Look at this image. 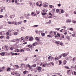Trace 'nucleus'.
Returning a JSON list of instances; mask_svg holds the SVG:
<instances>
[{
    "label": "nucleus",
    "mask_w": 76,
    "mask_h": 76,
    "mask_svg": "<svg viewBox=\"0 0 76 76\" xmlns=\"http://www.w3.org/2000/svg\"><path fill=\"white\" fill-rule=\"evenodd\" d=\"M69 54V53H64L62 54V56L63 57H66V56H67Z\"/></svg>",
    "instance_id": "1"
},
{
    "label": "nucleus",
    "mask_w": 76,
    "mask_h": 76,
    "mask_svg": "<svg viewBox=\"0 0 76 76\" xmlns=\"http://www.w3.org/2000/svg\"><path fill=\"white\" fill-rule=\"evenodd\" d=\"M67 73L69 75H70V74H72V72H71V71L70 70H68L67 71Z\"/></svg>",
    "instance_id": "2"
},
{
    "label": "nucleus",
    "mask_w": 76,
    "mask_h": 76,
    "mask_svg": "<svg viewBox=\"0 0 76 76\" xmlns=\"http://www.w3.org/2000/svg\"><path fill=\"white\" fill-rule=\"evenodd\" d=\"M30 14H28V15H26V14H25V16L26 17L27 19H29V17H28L29 16H30Z\"/></svg>",
    "instance_id": "3"
},
{
    "label": "nucleus",
    "mask_w": 76,
    "mask_h": 76,
    "mask_svg": "<svg viewBox=\"0 0 76 76\" xmlns=\"http://www.w3.org/2000/svg\"><path fill=\"white\" fill-rule=\"evenodd\" d=\"M41 66L37 68V70H38V72H41Z\"/></svg>",
    "instance_id": "4"
},
{
    "label": "nucleus",
    "mask_w": 76,
    "mask_h": 76,
    "mask_svg": "<svg viewBox=\"0 0 76 76\" xmlns=\"http://www.w3.org/2000/svg\"><path fill=\"white\" fill-rule=\"evenodd\" d=\"M42 64H43L42 65L43 66V67H45L47 66V63H45L44 62H43L42 63Z\"/></svg>",
    "instance_id": "5"
},
{
    "label": "nucleus",
    "mask_w": 76,
    "mask_h": 76,
    "mask_svg": "<svg viewBox=\"0 0 76 76\" xmlns=\"http://www.w3.org/2000/svg\"><path fill=\"white\" fill-rule=\"evenodd\" d=\"M66 22H68V23H70V22H72V20L69 19L66 20Z\"/></svg>",
    "instance_id": "6"
},
{
    "label": "nucleus",
    "mask_w": 76,
    "mask_h": 76,
    "mask_svg": "<svg viewBox=\"0 0 76 76\" xmlns=\"http://www.w3.org/2000/svg\"><path fill=\"white\" fill-rule=\"evenodd\" d=\"M31 15L32 16H36V14H34V12H32Z\"/></svg>",
    "instance_id": "7"
},
{
    "label": "nucleus",
    "mask_w": 76,
    "mask_h": 76,
    "mask_svg": "<svg viewBox=\"0 0 76 76\" xmlns=\"http://www.w3.org/2000/svg\"><path fill=\"white\" fill-rule=\"evenodd\" d=\"M15 69H18L19 68V66L18 65H15Z\"/></svg>",
    "instance_id": "8"
},
{
    "label": "nucleus",
    "mask_w": 76,
    "mask_h": 76,
    "mask_svg": "<svg viewBox=\"0 0 76 76\" xmlns=\"http://www.w3.org/2000/svg\"><path fill=\"white\" fill-rule=\"evenodd\" d=\"M27 66L28 67H29V69H32V66H30V65L29 64L27 65Z\"/></svg>",
    "instance_id": "9"
},
{
    "label": "nucleus",
    "mask_w": 76,
    "mask_h": 76,
    "mask_svg": "<svg viewBox=\"0 0 76 76\" xmlns=\"http://www.w3.org/2000/svg\"><path fill=\"white\" fill-rule=\"evenodd\" d=\"M29 41H32L34 40V38L33 37H30L29 38Z\"/></svg>",
    "instance_id": "10"
},
{
    "label": "nucleus",
    "mask_w": 76,
    "mask_h": 76,
    "mask_svg": "<svg viewBox=\"0 0 76 76\" xmlns=\"http://www.w3.org/2000/svg\"><path fill=\"white\" fill-rule=\"evenodd\" d=\"M35 39H36V40H37V41H39V37H36L35 38Z\"/></svg>",
    "instance_id": "11"
},
{
    "label": "nucleus",
    "mask_w": 76,
    "mask_h": 76,
    "mask_svg": "<svg viewBox=\"0 0 76 76\" xmlns=\"http://www.w3.org/2000/svg\"><path fill=\"white\" fill-rule=\"evenodd\" d=\"M20 53H22V52H24V50L23 49H21L19 50Z\"/></svg>",
    "instance_id": "12"
},
{
    "label": "nucleus",
    "mask_w": 76,
    "mask_h": 76,
    "mask_svg": "<svg viewBox=\"0 0 76 76\" xmlns=\"http://www.w3.org/2000/svg\"><path fill=\"white\" fill-rule=\"evenodd\" d=\"M22 22H23L22 21H20L19 22H18L17 23V24L19 25L20 24H21L22 23Z\"/></svg>",
    "instance_id": "13"
},
{
    "label": "nucleus",
    "mask_w": 76,
    "mask_h": 76,
    "mask_svg": "<svg viewBox=\"0 0 76 76\" xmlns=\"http://www.w3.org/2000/svg\"><path fill=\"white\" fill-rule=\"evenodd\" d=\"M37 66V64H34L32 65L31 67H36Z\"/></svg>",
    "instance_id": "14"
},
{
    "label": "nucleus",
    "mask_w": 76,
    "mask_h": 76,
    "mask_svg": "<svg viewBox=\"0 0 76 76\" xmlns=\"http://www.w3.org/2000/svg\"><path fill=\"white\" fill-rule=\"evenodd\" d=\"M51 20H49V21L48 22L46 23V24H50V23H51Z\"/></svg>",
    "instance_id": "15"
},
{
    "label": "nucleus",
    "mask_w": 76,
    "mask_h": 76,
    "mask_svg": "<svg viewBox=\"0 0 76 76\" xmlns=\"http://www.w3.org/2000/svg\"><path fill=\"white\" fill-rule=\"evenodd\" d=\"M66 38L68 40H69L70 39V36H67L66 37Z\"/></svg>",
    "instance_id": "16"
},
{
    "label": "nucleus",
    "mask_w": 76,
    "mask_h": 76,
    "mask_svg": "<svg viewBox=\"0 0 76 76\" xmlns=\"http://www.w3.org/2000/svg\"><path fill=\"white\" fill-rule=\"evenodd\" d=\"M15 52H16V53H18V52H19V50L18 49H15Z\"/></svg>",
    "instance_id": "17"
},
{
    "label": "nucleus",
    "mask_w": 76,
    "mask_h": 76,
    "mask_svg": "<svg viewBox=\"0 0 76 76\" xmlns=\"http://www.w3.org/2000/svg\"><path fill=\"white\" fill-rule=\"evenodd\" d=\"M8 17V16H7V14H6L5 15V16H4V18L5 19H6Z\"/></svg>",
    "instance_id": "18"
},
{
    "label": "nucleus",
    "mask_w": 76,
    "mask_h": 76,
    "mask_svg": "<svg viewBox=\"0 0 76 76\" xmlns=\"http://www.w3.org/2000/svg\"><path fill=\"white\" fill-rule=\"evenodd\" d=\"M63 62L64 64V65H65V64H66L67 63V61H66V60H64V61Z\"/></svg>",
    "instance_id": "19"
},
{
    "label": "nucleus",
    "mask_w": 76,
    "mask_h": 76,
    "mask_svg": "<svg viewBox=\"0 0 76 76\" xmlns=\"http://www.w3.org/2000/svg\"><path fill=\"white\" fill-rule=\"evenodd\" d=\"M72 23H76V20H72Z\"/></svg>",
    "instance_id": "20"
},
{
    "label": "nucleus",
    "mask_w": 76,
    "mask_h": 76,
    "mask_svg": "<svg viewBox=\"0 0 76 76\" xmlns=\"http://www.w3.org/2000/svg\"><path fill=\"white\" fill-rule=\"evenodd\" d=\"M76 60V58H74L72 59V61H75Z\"/></svg>",
    "instance_id": "21"
},
{
    "label": "nucleus",
    "mask_w": 76,
    "mask_h": 76,
    "mask_svg": "<svg viewBox=\"0 0 76 76\" xmlns=\"http://www.w3.org/2000/svg\"><path fill=\"white\" fill-rule=\"evenodd\" d=\"M69 30L70 31H74V30L73 29V28H69Z\"/></svg>",
    "instance_id": "22"
},
{
    "label": "nucleus",
    "mask_w": 76,
    "mask_h": 76,
    "mask_svg": "<svg viewBox=\"0 0 76 76\" xmlns=\"http://www.w3.org/2000/svg\"><path fill=\"white\" fill-rule=\"evenodd\" d=\"M4 54H5V53L4 52L1 53V56H4Z\"/></svg>",
    "instance_id": "23"
},
{
    "label": "nucleus",
    "mask_w": 76,
    "mask_h": 76,
    "mask_svg": "<svg viewBox=\"0 0 76 76\" xmlns=\"http://www.w3.org/2000/svg\"><path fill=\"white\" fill-rule=\"evenodd\" d=\"M11 69L10 68H8L7 70V71L8 72H9L10 71V70Z\"/></svg>",
    "instance_id": "24"
},
{
    "label": "nucleus",
    "mask_w": 76,
    "mask_h": 76,
    "mask_svg": "<svg viewBox=\"0 0 76 76\" xmlns=\"http://www.w3.org/2000/svg\"><path fill=\"white\" fill-rule=\"evenodd\" d=\"M41 35L42 37H44V36L45 35V34L44 33H42Z\"/></svg>",
    "instance_id": "25"
},
{
    "label": "nucleus",
    "mask_w": 76,
    "mask_h": 76,
    "mask_svg": "<svg viewBox=\"0 0 76 76\" xmlns=\"http://www.w3.org/2000/svg\"><path fill=\"white\" fill-rule=\"evenodd\" d=\"M64 67L67 69H69V67L67 66H64Z\"/></svg>",
    "instance_id": "26"
},
{
    "label": "nucleus",
    "mask_w": 76,
    "mask_h": 76,
    "mask_svg": "<svg viewBox=\"0 0 76 76\" xmlns=\"http://www.w3.org/2000/svg\"><path fill=\"white\" fill-rule=\"evenodd\" d=\"M28 46L29 48H32V45H29Z\"/></svg>",
    "instance_id": "27"
},
{
    "label": "nucleus",
    "mask_w": 76,
    "mask_h": 76,
    "mask_svg": "<svg viewBox=\"0 0 76 76\" xmlns=\"http://www.w3.org/2000/svg\"><path fill=\"white\" fill-rule=\"evenodd\" d=\"M16 41L17 42H19V39H15Z\"/></svg>",
    "instance_id": "28"
},
{
    "label": "nucleus",
    "mask_w": 76,
    "mask_h": 76,
    "mask_svg": "<svg viewBox=\"0 0 76 76\" xmlns=\"http://www.w3.org/2000/svg\"><path fill=\"white\" fill-rule=\"evenodd\" d=\"M57 35L59 37H60V34L59 33H57Z\"/></svg>",
    "instance_id": "29"
},
{
    "label": "nucleus",
    "mask_w": 76,
    "mask_h": 76,
    "mask_svg": "<svg viewBox=\"0 0 76 76\" xmlns=\"http://www.w3.org/2000/svg\"><path fill=\"white\" fill-rule=\"evenodd\" d=\"M61 63H62V62L61 61H59V65H60L61 64Z\"/></svg>",
    "instance_id": "30"
},
{
    "label": "nucleus",
    "mask_w": 76,
    "mask_h": 76,
    "mask_svg": "<svg viewBox=\"0 0 76 76\" xmlns=\"http://www.w3.org/2000/svg\"><path fill=\"white\" fill-rule=\"evenodd\" d=\"M51 64L52 65V66H54V63H53V62H52L51 63H50L49 64V65H50Z\"/></svg>",
    "instance_id": "31"
},
{
    "label": "nucleus",
    "mask_w": 76,
    "mask_h": 76,
    "mask_svg": "<svg viewBox=\"0 0 76 76\" xmlns=\"http://www.w3.org/2000/svg\"><path fill=\"white\" fill-rule=\"evenodd\" d=\"M46 14H47V13H46V12L42 13V15H46Z\"/></svg>",
    "instance_id": "32"
},
{
    "label": "nucleus",
    "mask_w": 76,
    "mask_h": 76,
    "mask_svg": "<svg viewBox=\"0 0 76 76\" xmlns=\"http://www.w3.org/2000/svg\"><path fill=\"white\" fill-rule=\"evenodd\" d=\"M12 31L10 29H9L8 30V32H12Z\"/></svg>",
    "instance_id": "33"
},
{
    "label": "nucleus",
    "mask_w": 76,
    "mask_h": 76,
    "mask_svg": "<svg viewBox=\"0 0 76 76\" xmlns=\"http://www.w3.org/2000/svg\"><path fill=\"white\" fill-rule=\"evenodd\" d=\"M38 25H35L34 26H33V27H38Z\"/></svg>",
    "instance_id": "34"
},
{
    "label": "nucleus",
    "mask_w": 76,
    "mask_h": 76,
    "mask_svg": "<svg viewBox=\"0 0 76 76\" xmlns=\"http://www.w3.org/2000/svg\"><path fill=\"white\" fill-rule=\"evenodd\" d=\"M56 44H57V45H58V44H59V42H58L57 41L56 42Z\"/></svg>",
    "instance_id": "35"
},
{
    "label": "nucleus",
    "mask_w": 76,
    "mask_h": 76,
    "mask_svg": "<svg viewBox=\"0 0 76 76\" xmlns=\"http://www.w3.org/2000/svg\"><path fill=\"white\" fill-rule=\"evenodd\" d=\"M14 35H18V33L17 32H15L14 34Z\"/></svg>",
    "instance_id": "36"
},
{
    "label": "nucleus",
    "mask_w": 76,
    "mask_h": 76,
    "mask_svg": "<svg viewBox=\"0 0 76 76\" xmlns=\"http://www.w3.org/2000/svg\"><path fill=\"white\" fill-rule=\"evenodd\" d=\"M32 45H33V46H36V45L35 44V43H34L32 44Z\"/></svg>",
    "instance_id": "37"
},
{
    "label": "nucleus",
    "mask_w": 76,
    "mask_h": 76,
    "mask_svg": "<svg viewBox=\"0 0 76 76\" xmlns=\"http://www.w3.org/2000/svg\"><path fill=\"white\" fill-rule=\"evenodd\" d=\"M11 41L12 42H15V41H16V39H13Z\"/></svg>",
    "instance_id": "38"
},
{
    "label": "nucleus",
    "mask_w": 76,
    "mask_h": 76,
    "mask_svg": "<svg viewBox=\"0 0 76 76\" xmlns=\"http://www.w3.org/2000/svg\"><path fill=\"white\" fill-rule=\"evenodd\" d=\"M6 34L7 35H9V32H7Z\"/></svg>",
    "instance_id": "39"
},
{
    "label": "nucleus",
    "mask_w": 76,
    "mask_h": 76,
    "mask_svg": "<svg viewBox=\"0 0 76 76\" xmlns=\"http://www.w3.org/2000/svg\"><path fill=\"white\" fill-rule=\"evenodd\" d=\"M26 72H27V71H25L23 72V73L24 74H26Z\"/></svg>",
    "instance_id": "40"
},
{
    "label": "nucleus",
    "mask_w": 76,
    "mask_h": 76,
    "mask_svg": "<svg viewBox=\"0 0 76 76\" xmlns=\"http://www.w3.org/2000/svg\"><path fill=\"white\" fill-rule=\"evenodd\" d=\"M4 38V36H1L0 38H1V39H2V38Z\"/></svg>",
    "instance_id": "41"
},
{
    "label": "nucleus",
    "mask_w": 76,
    "mask_h": 76,
    "mask_svg": "<svg viewBox=\"0 0 76 76\" xmlns=\"http://www.w3.org/2000/svg\"><path fill=\"white\" fill-rule=\"evenodd\" d=\"M12 16H13V15H10V18L11 19H12Z\"/></svg>",
    "instance_id": "42"
},
{
    "label": "nucleus",
    "mask_w": 76,
    "mask_h": 76,
    "mask_svg": "<svg viewBox=\"0 0 76 76\" xmlns=\"http://www.w3.org/2000/svg\"><path fill=\"white\" fill-rule=\"evenodd\" d=\"M64 34V35H67V31L65 32Z\"/></svg>",
    "instance_id": "43"
},
{
    "label": "nucleus",
    "mask_w": 76,
    "mask_h": 76,
    "mask_svg": "<svg viewBox=\"0 0 76 76\" xmlns=\"http://www.w3.org/2000/svg\"><path fill=\"white\" fill-rule=\"evenodd\" d=\"M26 50L27 51H30V49L29 48H27L26 49Z\"/></svg>",
    "instance_id": "44"
},
{
    "label": "nucleus",
    "mask_w": 76,
    "mask_h": 76,
    "mask_svg": "<svg viewBox=\"0 0 76 76\" xmlns=\"http://www.w3.org/2000/svg\"><path fill=\"white\" fill-rule=\"evenodd\" d=\"M5 47L6 50H8V49H7V48L8 47L7 46H5Z\"/></svg>",
    "instance_id": "45"
},
{
    "label": "nucleus",
    "mask_w": 76,
    "mask_h": 76,
    "mask_svg": "<svg viewBox=\"0 0 76 76\" xmlns=\"http://www.w3.org/2000/svg\"><path fill=\"white\" fill-rule=\"evenodd\" d=\"M11 54L12 56H13L14 55V53H13L12 52H11Z\"/></svg>",
    "instance_id": "46"
},
{
    "label": "nucleus",
    "mask_w": 76,
    "mask_h": 76,
    "mask_svg": "<svg viewBox=\"0 0 76 76\" xmlns=\"http://www.w3.org/2000/svg\"><path fill=\"white\" fill-rule=\"evenodd\" d=\"M19 39L20 40L21 39V41H22V40L23 39V37H21L20 39Z\"/></svg>",
    "instance_id": "47"
},
{
    "label": "nucleus",
    "mask_w": 76,
    "mask_h": 76,
    "mask_svg": "<svg viewBox=\"0 0 76 76\" xmlns=\"http://www.w3.org/2000/svg\"><path fill=\"white\" fill-rule=\"evenodd\" d=\"M51 58V56H50L48 57V60H50Z\"/></svg>",
    "instance_id": "48"
},
{
    "label": "nucleus",
    "mask_w": 76,
    "mask_h": 76,
    "mask_svg": "<svg viewBox=\"0 0 76 76\" xmlns=\"http://www.w3.org/2000/svg\"><path fill=\"white\" fill-rule=\"evenodd\" d=\"M8 23H9V24H12V23L11 22L8 21Z\"/></svg>",
    "instance_id": "49"
},
{
    "label": "nucleus",
    "mask_w": 76,
    "mask_h": 76,
    "mask_svg": "<svg viewBox=\"0 0 76 76\" xmlns=\"http://www.w3.org/2000/svg\"><path fill=\"white\" fill-rule=\"evenodd\" d=\"M44 7H47V6H48V5L45 4L44 5Z\"/></svg>",
    "instance_id": "50"
},
{
    "label": "nucleus",
    "mask_w": 76,
    "mask_h": 76,
    "mask_svg": "<svg viewBox=\"0 0 76 76\" xmlns=\"http://www.w3.org/2000/svg\"><path fill=\"white\" fill-rule=\"evenodd\" d=\"M60 45H63V43L62 42H61L60 43Z\"/></svg>",
    "instance_id": "51"
},
{
    "label": "nucleus",
    "mask_w": 76,
    "mask_h": 76,
    "mask_svg": "<svg viewBox=\"0 0 76 76\" xmlns=\"http://www.w3.org/2000/svg\"><path fill=\"white\" fill-rule=\"evenodd\" d=\"M3 17L2 15H0V18H2Z\"/></svg>",
    "instance_id": "52"
},
{
    "label": "nucleus",
    "mask_w": 76,
    "mask_h": 76,
    "mask_svg": "<svg viewBox=\"0 0 76 76\" xmlns=\"http://www.w3.org/2000/svg\"><path fill=\"white\" fill-rule=\"evenodd\" d=\"M58 60V58H55V60Z\"/></svg>",
    "instance_id": "53"
},
{
    "label": "nucleus",
    "mask_w": 76,
    "mask_h": 76,
    "mask_svg": "<svg viewBox=\"0 0 76 76\" xmlns=\"http://www.w3.org/2000/svg\"><path fill=\"white\" fill-rule=\"evenodd\" d=\"M9 38H10V37H9V36H7L6 37L7 39H9Z\"/></svg>",
    "instance_id": "54"
},
{
    "label": "nucleus",
    "mask_w": 76,
    "mask_h": 76,
    "mask_svg": "<svg viewBox=\"0 0 76 76\" xmlns=\"http://www.w3.org/2000/svg\"><path fill=\"white\" fill-rule=\"evenodd\" d=\"M25 38L26 39H28V36H26V37Z\"/></svg>",
    "instance_id": "55"
},
{
    "label": "nucleus",
    "mask_w": 76,
    "mask_h": 76,
    "mask_svg": "<svg viewBox=\"0 0 76 76\" xmlns=\"http://www.w3.org/2000/svg\"><path fill=\"white\" fill-rule=\"evenodd\" d=\"M21 66H23V65H24V66H25V64H20Z\"/></svg>",
    "instance_id": "56"
},
{
    "label": "nucleus",
    "mask_w": 76,
    "mask_h": 76,
    "mask_svg": "<svg viewBox=\"0 0 76 76\" xmlns=\"http://www.w3.org/2000/svg\"><path fill=\"white\" fill-rule=\"evenodd\" d=\"M47 37H51V35H50V34L49 35H47Z\"/></svg>",
    "instance_id": "57"
},
{
    "label": "nucleus",
    "mask_w": 76,
    "mask_h": 76,
    "mask_svg": "<svg viewBox=\"0 0 76 76\" xmlns=\"http://www.w3.org/2000/svg\"><path fill=\"white\" fill-rule=\"evenodd\" d=\"M56 10V9H53V10H52V11H53V12H55V11Z\"/></svg>",
    "instance_id": "58"
},
{
    "label": "nucleus",
    "mask_w": 76,
    "mask_h": 76,
    "mask_svg": "<svg viewBox=\"0 0 76 76\" xmlns=\"http://www.w3.org/2000/svg\"><path fill=\"white\" fill-rule=\"evenodd\" d=\"M35 44L36 45H38L39 44L37 42H35Z\"/></svg>",
    "instance_id": "59"
},
{
    "label": "nucleus",
    "mask_w": 76,
    "mask_h": 76,
    "mask_svg": "<svg viewBox=\"0 0 76 76\" xmlns=\"http://www.w3.org/2000/svg\"><path fill=\"white\" fill-rule=\"evenodd\" d=\"M49 7L50 8H52L53 7V5H50Z\"/></svg>",
    "instance_id": "60"
},
{
    "label": "nucleus",
    "mask_w": 76,
    "mask_h": 76,
    "mask_svg": "<svg viewBox=\"0 0 76 76\" xmlns=\"http://www.w3.org/2000/svg\"><path fill=\"white\" fill-rule=\"evenodd\" d=\"M62 38H64V35H62Z\"/></svg>",
    "instance_id": "61"
},
{
    "label": "nucleus",
    "mask_w": 76,
    "mask_h": 76,
    "mask_svg": "<svg viewBox=\"0 0 76 76\" xmlns=\"http://www.w3.org/2000/svg\"><path fill=\"white\" fill-rule=\"evenodd\" d=\"M56 11L57 12H59V10L57 9L56 10Z\"/></svg>",
    "instance_id": "62"
},
{
    "label": "nucleus",
    "mask_w": 76,
    "mask_h": 76,
    "mask_svg": "<svg viewBox=\"0 0 76 76\" xmlns=\"http://www.w3.org/2000/svg\"><path fill=\"white\" fill-rule=\"evenodd\" d=\"M49 15H50L51 16H52V14H51V13L50 12L49 13Z\"/></svg>",
    "instance_id": "63"
},
{
    "label": "nucleus",
    "mask_w": 76,
    "mask_h": 76,
    "mask_svg": "<svg viewBox=\"0 0 76 76\" xmlns=\"http://www.w3.org/2000/svg\"><path fill=\"white\" fill-rule=\"evenodd\" d=\"M74 69L75 70H76V65L75 66Z\"/></svg>",
    "instance_id": "64"
}]
</instances>
